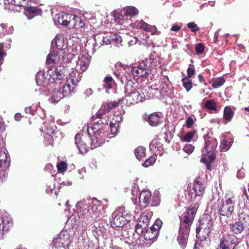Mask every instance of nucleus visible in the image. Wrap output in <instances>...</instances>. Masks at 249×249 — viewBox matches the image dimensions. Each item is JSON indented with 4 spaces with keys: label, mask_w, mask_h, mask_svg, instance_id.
Listing matches in <instances>:
<instances>
[{
    "label": "nucleus",
    "mask_w": 249,
    "mask_h": 249,
    "mask_svg": "<svg viewBox=\"0 0 249 249\" xmlns=\"http://www.w3.org/2000/svg\"><path fill=\"white\" fill-rule=\"evenodd\" d=\"M76 208L80 220L78 225L82 228H86L92 221L97 222L102 218L103 207L102 202L96 198L92 200L89 206L85 200L79 201Z\"/></svg>",
    "instance_id": "obj_2"
},
{
    "label": "nucleus",
    "mask_w": 249,
    "mask_h": 249,
    "mask_svg": "<svg viewBox=\"0 0 249 249\" xmlns=\"http://www.w3.org/2000/svg\"><path fill=\"white\" fill-rule=\"evenodd\" d=\"M54 70L53 69V73L52 74V78H54V82H56V80H61L64 77V74L63 70L64 68L59 67L58 68H54Z\"/></svg>",
    "instance_id": "obj_35"
},
{
    "label": "nucleus",
    "mask_w": 249,
    "mask_h": 249,
    "mask_svg": "<svg viewBox=\"0 0 249 249\" xmlns=\"http://www.w3.org/2000/svg\"><path fill=\"white\" fill-rule=\"evenodd\" d=\"M194 124V121L191 116L187 118L186 120V125L187 128H191Z\"/></svg>",
    "instance_id": "obj_61"
},
{
    "label": "nucleus",
    "mask_w": 249,
    "mask_h": 249,
    "mask_svg": "<svg viewBox=\"0 0 249 249\" xmlns=\"http://www.w3.org/2000/svg\"><path fill=\"white\" fill-rule=\"evenodd\" d=\"M102 39L101 45H108L114 42L116 43L121 41L122 38L118 34H109L107 35L106 36H102L100 35L95 36L94 38L95 47L98 46L97 41Z\"/></svg>",
    "instance_id": "obj_17"
},
{
    "label": "nucleus",
    "mask_w": 249,
    "mask_h": 249,
    "mask_svg": "<svg viewBox=\"0 0 249 249\" xmlns=\"http://www.w3.org/2000/svg\"><path fill=\"white\" fill-rule=\"evenodd\" d=\"M238 220L243 222L249 229V207L246 206L240 207L238 212Z\"/></svg>",
    "instance_id": "obj_19"
},
{
    "label": "nucleus",
    "mask_w": 249,
    "mask_h": 249,
    "mask_svg": "<svg viewBox=\"0 0 249 249\" xmlns=\"http://www.w3.org/2000/svg\"><path fill=\"white\" fill-rule=\"evenodd\" d=\"M195 133V131H192L187 133L183 137L182 141L184 142H190L194 136Z\"/></svg>",
    "instance_id": "obj_50"
},
{
    "label": "nucleus",
    "mask_w": 249,
    "mask_h": 249,
    "mask_svg": "<svg viewBox=\"0 0 249 249\" xmlns=\"http://www.w3.org/2000/svg\"><path fill=\"white\" fill-rule=\"evenodd\" d=\"M232 142L227 140L223 139L221 142L220 148L224 151H227L231 147Z\"/></svg>",
    "instance_id": "obj_43"
},
{
    "label": "nucleus",
    "mask_w": 249,
    "mask_h": 249,
    "mask_svg": "<svg viewBox=\"0 0 249 249\" xmlns=\"http://www.w3.org/2000/svg\"><path fill=\"white\" fill-rule=\"evenodd\" d=\"M123 120V117L119 114L115 115L113 118L112 119V122H114V123H116L117 124L121 123Z\"/></svg>",
    "instance_id": "obj_63"
},
{
    "label": "nucleus",
    "mask_w": 249,
    "mask_h": 249,
    "mask_svg": "<svg viewBox=\"0 0 249 249\" xmlns=\"http://www.w3.org/2000/svg\"><path fill=\"white\" fill-rule=\"evenodd\" d=\"M149 148L150 151L154 154H160V152L162 149V144L159 138H155L150 142Z\"/></svg>",
    "instance_id": "obj_24"
},
{
    "label": "nucleus",
    "mask_w": 249,
    "mask_h": 249,
    "mask_svg": "<svg viewBox=\"0 0 249 249\" xmlns=\"http://www.w3.org/2000/svg\"><path fill=\"white\" fill-rule=\"evenodd\" d=\"M94 229L92 230V234L98 240L99 237L103 235L105 229L100 226L96 227L95 225H94Z\"/></svg>",
    "instance_id": "obj_38"
},
{
    "label": "nucleus",
    "mask_w": 249,
    "mask_h": 249,
    "mask_svg": "<svg viewBox=\"0 0 249 249\" xmlns=\"http://www.w3.org/2000/svg\"><path fill=\"white\" fill-rule=\"evenodd\" d=\"M10 158L6 154L0 153V168H3L5 170L10 166Z\"/></svg>",
    "instance_id": "obj_32"
},
{
    "label": "nucleus",
    "mask_w": 249,
    "mask_h": 249,
    "mask_svg": "<svg viewBox=\"0 0 249 249\" xmlns=\"http://www.w3.org/2000/svg\"><path fill=\"white\" fill-rule=\"evenodd\" d=\"M205 107L211 110H217V106L215 102L213 100L207 101L205 103Z\"/></svg>",
    "instance_id": "obj_44"
},
{
    "label": "nucleus",
    "mask_w": 249,
    "mask_h": 249,
    "mask_svg": "<svg viewBox=\"0 0 249 249\" xmlns=\"http://www.w3.org/2000/svg\"><path fill=\"white\" fill-rule=\"evenodd\" d=\"M64 96L60 92V90L57 92H54L52 96V102L53 103H57L61 99L63 98Z\"/></svg>",
    "instance_id": "obj_45"
},
{
    "label": "nucleus",
    "mask_w": 249,
    "mask_h": 249,
    "mask_svg": "<svg viewBox=\"0 0 249 249\" xmlns=\"http://www.w3.org/2000/svg\"><path fill=\"white\" fill-rule=\"evenodd\" d=\"M0 220L4 231H8L13 225V221L11 216L7 213H4L0 216Z\"/></svg>",
    "instance_id": "obj_26"
},
{
    "label": "nucleus",
    "mask_w": 249,
    "mask_h": 249,
    "mask_svg": "<svg viewBox=\"0 0 249 249\" xmlns=\"http://www.w3.org/2000/svg\"><path fill=\"white\" fill-rule=\"evenodd\" d=\"M132 27L136 29H143L146 32H152L151 30V26L145 23L143 20L141 19L139 21H137L133 23Z\"/></svg>",
    "instance_id": "obj_33"
},
{
    "label": "nucleus",
    "mask_w": 249,
    "mask_h": 249,
    "mask_svg": "<svg viewBox=\"0 0 249 249\" xmlns=\"http://www.w3.org/2000/svg\"><path fill=\"white\" fill-rule=\"evenodd\" d=\"M152 215V212L149 211L146 213H143L141 216V219L138 223V226L141 227L142 229H148L149 225L150 220Z\"/></svg>",
    "instance_id": "obj_23"
},
{
    "label": "nucleus",
    "mask_w": 249,
    "mask_h": 249,
    "mask_svg": "<svg viewBox=\"0 0 249 249\" xmlns=\"http://www.w3.org/2000/svg\"><path fill=\"white\" fill-rule=\"evenodd\" d=\"M213 222L211 216L205 214L199 220V224L196 228V236L200 240H205L213 230Z\"/></svg>",
    "instance_id": "obj_6"
},
{
    "label": "nucleus",
    "mask_w": 249,
    "mask_h": 249,
    "mask_svg": "<svg viewBox=\"0 0 249 249\" xmlns=\"http://www.w3.org/2000/svg\"><path fill=\"white\" fill-rule=\"evenodd\" d=\"M70 243V235L66 231H62L53 241V245L57 249H66Z\"/></svg>",
    "instance_id": "obj_14"
},
{
    "label": "nucleus",
    "mask_w": 249,
    "mask_h": 249,
    "mask_svg": "<svg viewBox=\"0 0 249 249\" xmlns=\"http://www.w3.org/2000/svg\"><path fill=\"white\" fill-rule=\"evenodd\" d=\"M53 73V69H48L47 73L44 71H39L36 75V82L38 86L42 87L39 88V91L43 90L45 87L48 84L54 83V78H52Z\"/></svg>",
    "instance_id": "obj_10"
},
{
    "label": "nucleus",
    "mask_w": 249,
    "mask_h": 249,
    "mask_svg": "<svg viewBox=\"0 0 249 249\" xmlns=\"http://www.w3.org/2000/svg\"><path fill=\"white\" fill-rule=\"evenodd\" d=\"M187 26L188 28L191 29L192 32L196 33V31L199 30V27L194 22H189L187 24Z\"/></svg>",
    "instance_id": "obj_53"
},
{
    "label": "nucleus",
    "mask_w": 249,
    "mask_h": 249,
    "mask_svg": "<svg viewBox=\"0 0 249 249\" xmlns=\"http://www.w3.org/2000/svg\"><path fill=\"white\" fill-rule=\"evenodd\" d=\"M195 71V68L194 65L190 64L187 70V77L189 78H191L194 74Z\"/></svg>",
    "instance_id": "obj_51"
},
{
    "label": "nucleus",
    "mask_w": 249,
    "mask_h": 249,
    "mask_svg": "<svg viewBox=\"0 0 249 249\" xmlns=\"http://www.w3.org/2000/svg\"><path fill=\"white\" fill-rule=\"evenodd\" d=\"M77 213L78 212L77 211ZM79 214H78V217L76 218V216L72 215L68 220L67 224L70 225L72 228L75 227V229H79V231H76L74 232V235L77 238L78 243L82 242L83 244L86 242L87 239V234L86 231V228H82L79 226L78 224L79 223Z\"/></svg>",
    "instance_id": "obj_8"
},
{
    "label": "nucleus",
    "mask_w": 249,
    "mask_h": 249,
    "mask_svg": "<svg viewBox=\"0 0 249 249\" xmlns=\"http://www.w3.org/2000/svg\"><path fill=\"white\" fill-rule=\"evenodd\" d=\"M76 85L73 78H69L67 82L63 86V89L60 91L63 95V96H68L74 89V87Z\"/></svg>",
    "instance_id": "obj_21"
},
{
    "label": "nucleus",
    "mask_w": 249,
    "mask_h": 249,
    "mask_svg": "<svg viewBox=\"0 0 249 249\" xmlns=\"http://www.w3.org/2000/svg\"><path fill=\"white\" fill-rule=\"evenodd\" d=\"M220 199L219 194L217 192H213L211 198V202L213 204L217 202Z\"/></svg>",
    "instance_id": "obj_59"
},
{
    "label": "nucleus",
    "mask_w": 249,
    "mask_h": 249,
    "mask_svg": "<svg viewBox=\"0 0 249 249\" xmlns=\"http://www.w3.org/2000/svg\"><path fill=\"white\" fill-rule=\"evenodd\" d=\"M242 198L243 199L244 201L245 205L249 204V196L248 195L246 190L245 189H244V191L242 195Z\"/></svg>",
    "instance_id": "obj_60"
},
{
    "label": "nucleus",
    "mask_w": 249,
    "mask_h": 249,
    "mask_svg": "<svg viewBox=\"0 0 249 249\" xmlns=\"http://www.w3.org/2000/svg\"><path fill=\"white\" fill-rule=\"evenodd\" d=\"M162 114L161 113H154L148 117V122L152 126H156L162 123Z\"/></svg>",
    "instance_id": "obj_27"
},
{
    "label": "nucleus",
    "mask_w": 249,
    "mask_h": 249,
    "mask_svg": "<svg viewBox=\"0 0 249 249\" xmlns=\"http://www.w3.org/2000/svg\"><path fill=\"white\" fill-rule=\"evenodd\" d=\"M23 0H3L5 5H9V7H7L9 9L12 10H16V9L20 8V4H21ZM7 7V6H6Z\"/></svg>",
    "instance_id": "obj_31"
},
{
    "label": "nucleus",
    "mask_w": 249,
    "mask_h": 249,
    "mask_svg": "<svg viewBox=\"0 0 249 249\" xmlns=\"http://www.w3.org/2000/svg\"><path fill=\"white\" fill-rule=\"evenodd\" d=\"M157 234V232L156 231H153L152 229H146L144 233L143 237L146 241H153L156 238Z\"/></svg>",
    "instance_id": "obj_37"
},
{
    "label": "nucleus",
    "mask_w": 249,
    "mask_h": 249,
    "mask_svg": "<svg viewBox=\"0 0 249 249\" xmlns=\"http://www.w3.org/2000/svg\"><path fill=\"white\" fill-rule=\"evenodd\" d=\"M183 86L186 89V91H189L192 88V83L190 79L187 77L182 79Z\"/></svg>",
    "instance_id": "obj_42"
},
{
    "label": "nucleus",
    "mask_w": 249,
    "mask_h": 249,
    "mask_svg": "<svg viewBox=\"0 0 249 249\" xmlns=\"http://www.w3.org/2000/svg\"><path fill=\"white\" fill-rule=\"evenodd\" d=\"M195 147L190 144H186L183 147V151L188 154H191L194 150Z\"/></svg>",
    "instance_id": "obj_54"
},
{
    "label": "nucleus",
    "mask_w": 249,
    "mask_h": 249,
    "mask_svg": "<svg viewBox=\"0 0 249 249\" xmlns=\"http://www.w3.org/2000/svg\"><path fill=\"white\" fill-rule=\"evenodd\" d=\"M107 112L102 107L96 114L93 116V121L94 118L102 119L104 115ZM106 123L101 119L95 121L92 124L87 126V133L91 140V148L94 149L100 146L105 141V134L104 128Z\"/></svg>",
    "instance_id": "obj_3"
},
{
    "label": "nucleus",
    "mask_w": 249,
    "mask_h": 249,
    "mask_svg": "<svg viewBox=\"0 0 249 249\" xmlns=\"http://www.w3.org/2000/svg\"><path fill=\"white\" fill-rule=\"evenodd\" d=\"M205 188V186L204 184L199 180L195 179L194 181L193 188L190 190L189 194L192 200H195L197 199H199V197L204 193Z\"/></svg>",
    "instance_id": "obj_16"
},
{
    "label": "nucleus",
    "mask_w": 249,
    "mask_h": 249,
    "mask_svg": "<svg viewBox=\"0 0 249 249\" xmlns=\"http://www.w3.org/2000/svg\"><path fill=\"white\" fill-rule=\"evenodd\" d=\"M145 98V96L142 90L138 89L136 91L126 94L125 97L122 100L124 104L130 106L142 101Z\"/></svg>",
    "instance_id": "obj_11"
},
{
    "label": "nucleus",
    "mask_w": 249,
    "mask_h": 249,
    "mask_svg": "<svg viewBox=\"0 0 249 249\" xmlns=\"http://www.w3.org/2000/svg\"><path fill=\"white\" fill-rule=\"evenodd\" d=\"M110 127L111 134L115 135L118 132L119 124H116V123H114V122H111L110 124Z\"/></svg>",
    "instance_id": "obj_49"
},
{
    "label": "nucleus",
    "mask_w": 249,
    "mask_h": 249,
    "mask_svg": "<svg viewBox=\"0 0 249 249\" xmlns=\"http://www.w3.org/2000/svg\"><path fill=\"white\" fill-rule=\"evenodd\" d=\"M141 193L140 191L138 190V188L134 187L133 189H132V196L131 197V199L133 201V197H138L139 194Z\"/></svg>",
    "instance_id": "obj_64"
},
{
    "label": "nucleus",
    "mask_w": 249,
    "mask_h": 249,
    "mask_svg": "<svg viewBox=\"0 0 249 249\" xmlns=\"http://www.w3.org/2000/svg\"><path fill=\"white\" fill-rule=\"evenodd\" d=\"M225 80L222 78H219L215 80L212 84V87L213 88H217L222 86L225 83Z\"/></svg>",
    "instance_id": "obj_48"
},
{
    "label": "nucleus",
    "mask_w": 249,
    "mask_h": 249,
    "mask_svg": "<svg viewBox=\"0 0 249 249\" xmlns=\"http://www.w3.org/2000/svg\"><path fill=\"white\" fill-rule=\"evenodd\" d=\"M151 196L150 191L144 190L139 194L138 197H133V202L135 205H139L141 208H144L149 204Z\"/></svg>",
    "instance_id": "obj_15"
},
{
    "label": "nucleus",
    "mask_w": 249,
    "mask_h": 249,
    "mask_svg": "<svg viewBox=\"0 0 249 249\" xmlns=\"http://www.w3.org/2000/svg\"><path fill=\"white\" fill-rule=\"evenodd\" d=\"M155 161V158L151 156L149 158L145 160L144 162L142 164V165L144 167H147L153 164Z\"/></svg>",
    "instance_id": "obj_56"
},
{
    "label": "nucleus",
    "mask_w": 249,
    "mask_h": 249,
    "mask_svg": "<svg viewBox=\"0 0 249 249\" xmlns=\"http://www.w3.org/2000/svg\"><path fill=\"white\" fill-rule=\"evenodd\" d=\"M195 49L197 54H202L204 51V46L202 43H198L196 44Z\"/></svg>",
    "instance_id": "obj_58"
},
{
    "label": "nucleus",
    "mask_w": 249,
    "mask_h": 249,
    "mask_svg": "<svg viewBox=\"0 0 249 249\" xmlns=\"http://www.w3.org/2000/svg\"><path fill=\"white\" fill-rule=\"evenodd\" d=\"M162 224V222L160 220L157 219L155 221L154 224L151 226L150 229H153V231H157V230H159L161 228Z\"/></svg>",
    "instance_id": "obj_55"
},
{
    "label": "nucleus",
    "mask_w": 249,
    "mask_h": 249,
    "mask_svg": "<svg viewBox=\"0 0 249 249\" xmlns=\"http://www.w3.org/2000/svg\"><path fill=\"white\" fill-rule=\"evenodd\" d=\"M58 23L61 25L73 28L75 29H83L84 22L76 15L62 12L56 16Z\"/></svg>",
    "instance_id": "obj_5"
},
{
    "label": "nucleus",
    "mask_w": 249,
    "mask_h": 249,
    "mask_svg": "<svg viewBox=\"0 0 249 249\" xmlns=\"http://www.w3.org/2000/svg\"><path fill=\"white\" fill-rule=\"evenodd\" d=\"M41 130L52 138L56 133V127L54 121L44 123L42 126Z\"/></svg>",
    "instance_id": "obj_20"
},
{
    "label": "nucleus",
    "mask_w": 249,
    "mask_h": 249,
    "mask_svg": "<svg viewBox=\"0 0 249 249\" xmlns=\"http://www.w3.org/2000/svg\"><path fill=\"white\" fill-rule=\"evenodd\" d=\"M75 143L81 154H84L88 152L89 147L83 142L79 133L77 134L75 137Z\"/></svg>",
    "instance_id": "obj_22"
},
{
    "label": "nucleus",
    "mask_w": 249,
    "mask_h": 249,
    "mask_svg": "<svg viewBox=\"0 0 249 249\" xmlns=\"http://www.w3.org/2000/svg\"><path fill=\"white\" fill-rule=\"evenodd\" d=\"M52 46H55L58 50H62L66 47V45L64 43V39L62 36H56L52 41Z\"/></svg>",
    "instance_id": "obj_29"
},
{
    "label": "nucleus",
    "mask_w": 249,
    "mask_h": 249,
    "mask_svg": "<svg viewBox=\"0 0 249 249\" xmlns=\"http://www.w3.org/2000/svg\"><path fill=\"white\" fill-rule=\"evenodd\" d=\"M160 67L159 58L156 57L155 54H151L148 58L140 62L137 66H126L124 68V78L126 82L124 87L125 94L137 89L138 83L136 81L137 79L139 77H147L153 69H157Z\"/></svg>",
    "instance_id": "obj_1"
},
{
    "label": "nucleus",
    "mask_w": 249,
    "mask_h": 249,
    "mask_svg": "<svg viewBox=\"0 0 249 249\" xmlns=\"http://www.w3.org/2000/svg\"><path fill=\"white\" fill-rule=\"evenodd\" d=\"M214 149H208L202 151V158H206L207 161L212 162L215 158V154L214 152Z\"/></svg>",
    "instance_id": "obj_34"
},
{
    "label": "nucleus",
    "mask_w": 249,
    "mask_h": 249,
    "mask_svg": "<svg viewBox=\"0 0 249 249\" xmlns=\"http://www.w3.org/2000/svg\"><path fill=\"white\" fill-rule=\"evenodd\" d=\"M0 27L1 28V30H0V37H1L2 35H4L5 34H12L14 31V28L12 26H10L8 29L5 30H4V29L7 27L6 24L4 23H1L0 25Z\"/></svg>",
    "instance_id": "obj_40"
},
{
    "label": "nucleus",
    "mask_w": 249,
    "mask_h": 249,
    "mask_svg": "<svg viewBox=\"0 0 249 249\" xmlns=\"http://www.w3.org/2000/svg\"><path fill=\"white\" fill-rule=\"evenodd\" d=\"M31 0H23L20 4V8L16 9L17 12H20L23 8L24 10V13L29 19H32L34 16L33 14L41 15L42 10L36 7L31 6Z\"/></svg>",
    "instance_id": "obj_12"
},
{
    "label": "nucleus",
    "mask_w": 249,
    "mask_h": 249,
    "mask_svg": "<svg viewBox=\"0 0 249 249\" xmlns=\"http://www.w3.org/2000/svg\"><path fill=\"white\" fill-rule=\"evenodd\" d=\"M234 111L231 109V107L227 106L224 108L223 113V118L226 123L230 122L231 121L234 115Z\"/></svg>",
    "instance_id": "obj_36"
},
{
    "label": "nucleus",
    "mask_w": 249,
    "mask_h": 249,
    "mask_svg": "<svg viewBox=\"0 0 249 249\" xmlns=\"http://www.w3.org/2000/svg\"><path fill=\"white\" fill-rule=\"evenodd\" d=\"M59 56L57 53L51 52L47 56L46 59V64L48 66V69H51V67L57 62L59 59Z\"/></svg>",
    "instance_id": "obj_30"
},
{
    "label": "nucleus",
    "mask_w": 249,
    "mask_h": 249,
    "mask_svg": "<svg viewBox=\"0 0 249 249\" xmlns=\"http://www.w3.org/2000/svg\"><path fill=\"white\" fill-rule=\"evenodd\" d=\"M238 244V239L235 235L224 234L221 238L219 247L217 249H234Z\"/></svg>",
    "instance_id": "obj_13"
},
{
    "label": "nucleus",
    "mask_w": 249,
    "mask_h": 249,
    "mask_svg": "<svg viewBox=\"0 0 249 249\" xmlns=\"http://www.w3.org/2000/svg\"><path fill=\"white\" fill-rule=\"evenodd\" d=\"M125 15L127 16H132L137 15L138 13V10L135 7L133 6L127 7L124 9Z\"/></svg>",
    "instance_id": "obj_41"
},
{
    "label": "nucleus",
    "mask_w": 249,
    "mask_h": 249,
    "mask_svg": "<svg viewBox=\"0 0 249 249\" xmlns=\"http://www.w3.org/2000/svg\"><path fill=\"white\" fill-rule=\"evenodd\" d=\"M230 226L232 231L235 234L241 233L245 228H247V226L238 220L237 222L234 224H230Z\"/></svg>",
    "instance_id": "obj_28"
},
{
    "label": "nucleus",
    "mask_w": 249,
    "mask_h": 249,
    "mask_svg": "<svg viewBox=\"0 0 249 249\" xmlns=\"http://www.w3.org/2000/svg\"><path fill=\"white\" fill-rule=\"evenodd\" d=\"M160 203V196L157 195H154V196L152 197V201L151 202V205L152 206H158Z\"/></svg>",
    "instance_id": "obj_57"
},
{
    "label": "nucleus",
    "mask_w": 249,
    "mask_h": 249,
    "mask_svg": "<svg viewBox=\"0 0 249 249\" xmlns=\"http://www.w3.org/2000/svg\"><path fill=\"white\" fill-rule=\"evenodd\" d=\"M196 211V206L191 207L180 217V224L177 240L182 249L186 247L191 226Z\"/></svg>",
    "instance_id": "obj_4"
},
{
    "label": "nucleus",
    "mask_w": 249,
    "mask_h": 249,
    "mask_svg": "<svg viewBox=\"0 0 249 249\" xmlns=\"http://www.w3.org/2000/svg\"><path fill=\"white\" fill-rule=\"evenodd\" d=\"M104 86L108 89H110L112 88L113 80L111 76H106L104 79Z\"/></svg>",
    "instance_id": "obj_46"
},
{
    "label": "nucleus",
    "mask_w": 249,
    "mask_h": 249,
    "mask_svg": "<svg viewBox=\"0 0 249 249\" xmlns=\"http://www.w3.org/2000/svg\"><path fill=\"white\" fill-rule=\"evenodd\" d=\"M132 215L121 207L115 211L110 218L111 226L113 228L123 227L132 219Z\"/></svg>",
    "instance_id": "obj_7"
},
{
    "label": "nucleus",
    "mask_w": 249,
    "mask_h": 249,
    "mask_svg": "<svg viewBox=\"0 0 249 249\" xmlns=\"http://www.w3.org/2000/svg\"><path fill=\"white\" fill-rule=\"evenodd\" d=\"M57 168L59 172L63 173L67 170V164L64 161H61L57 164Z\"/></svg>",
    "instance_id": "obj_52"
},
{
    "label": "nucleus",
    "mask_w": 249,
    "mask_h": 249,
    "mask_svg": "<svg viewBox=\"0 0 249 249\" xmlns=\"http://www.w3.org/2000/svg\"><path fill=\"white\" fill-rule=\"evenodd\" d=\"M161 84L160 87L161 88V89L164 91H166V89L167 88L168 85L169 83V81L167 77H165L164 78L162 79L160 81Z\"/></svg>",
    "instance_id": "obj_47"
},
{
    "label": "nucleus",
    "mask_w": 249,
    "mask_h": 249,
    "mask_svg": "<svg viewBox=\"0 0 249 249\" xmlns=\"http://www.w3.org/2000/svg\"><path fill=\"white\" fill-rule=\"evenodd\" d=\"M205 141L204 150L214 149L217 146V141L215 139L210 136L209 133L204 136Z\"/></svg>",
    "instance_id": "obj_25"
},
{
    "label": "nucleus",
    "mask_w": 249,
    "mask_h": 249,
    "mask_svg": "<svg viewBox=\"0 0 249 249\" xmlns=\"http://www.w3.org/2000/svg\"><path fill=\"white\" fill-rule=\"evenodd\" d=\"M145 151V148L142 146H139L136 148L135 150V155L136 158L139 160H141L144 158L146 154Z\"/></svg>",
    "instance_id": "obj_39"
},
{
    "label": "nucleus",
    "mask_w": 249,
    "mask_h": 249,
    "mask_svg": "<svg viewBox=\"0 0 249 249\" xmlns=\"http://www.w3.org/2000/svg\"><path fill=\"white\" fill-rule=\"evenodd\" d=\"M89 63L90 60L88 54L80 55L76 62L75 69L80 73L83 72L87 70Z\"/></svg>",
    "instance_id": "obj_18"
},
{
    "label": "nucleus",
    "mask_w": 249,
    "mask_h": 249,
    "mask_svg": "<svg viewBox=\"0 0 249 249\" xmlns=\"http://www.w3.org/2000/svg\"><path fill=\"white\" fill-rule=\"evenodd\" d=\"M225 198V200L219 209V213L222 216L229 217L234 211L235 198L232 194H227Z\"/></svg>",
    "instance_id": "obj_9"
},
{
    "label": "nucleus",
    "mask_w": 249,
    "mask_h": 249,
    "mask_svg": "<svg viewBox=\"0 0 249 249\" xmlns=\"http://www.w3.org/2000/svg\"><path fill=\"white\" fill-rule=\"evenodd\" d=\"M115 106H116V104L115 103H108L106 106H102V107L104 108V110H105L106 112H108L110 111V110L112 107H115Z\"/></svg>",
    "instance_id": "obj_62"
}]
</instances>
